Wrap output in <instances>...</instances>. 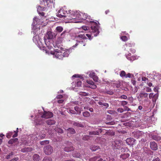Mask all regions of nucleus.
Segmentation results:
<instances>
[{"instance_id": "nucleus-13", "label": "nucleus", "mask_w": 161, "mask_h": 161, "mask_svg": "<svg viewBox=\"0 0 161 161\" xmlns=\"http://www.w3.org/2000/svg\"><path fill=\"white\" fill-rule=\"evenodd\" d=\"M33 148L31 147H25L21 149V151L23 153H26L30 152L32 151Z\"/></svg>"}, {"instance_id": "nucleus-32", "label": "nucleus", "mask_w": 161, "mask_h": 161, "mask_svg": "<svg viewBox=\"0 0 161 161\" xmlns=\"http://www.w3.org/2000/svg\"><path fill=\"white\" fill-rule=\"evenodd\" d=\"M83 116L86 117H88L90 116V114L88 111H86L83 113Z\"/></svg>"}, {"instance_id": "nucleus-28", "label": "nucleus", "mask_w": 161, "mask_h": 161, "mask_svg": "<svg viewBox=\"0 0 161 161\" xmlns=\"http://www.w3.org/2000/svg\"><path fill=\"white\" fill-rule=\"evenodd\" d=\"M73 125L74 126H77V127H84L83 125L79 122H74L73 124Z\"/></svg>"}, {"instance_id": "nucleus-33", "label": "nucleus", "mask_w": 161, "mask_h": 161, "mask_svg": "<svg viewBox=\"0 0 161 161\" xmlns=\"http://www.w3.org/2000/svg\"><path fill=\"white\" fill-rule=\"evenodd\" d=\"M52 158L50 157H46L43 159L42 161H52Z\"/></svg>"}, {"instance_id": "nucleus-8", "label": "nucleus", "mask_w": 161, "mask_h": 161, "mask_svg": "<svg viewBox=\"0 0 161 161\" xmlns=\"http://www.w3.org/2000/svg\"><path fill=\"white\" fill-rule=\"evenodd\" d=\"M52 54L54 55L56 58L60 59H62L63 58V53L60 50L55 51Z\"/></svg>"}, {"instance_id": "nucleus-31", "label": "nucleus", "mask_w": 161, "mask_h": 161, "mask_svg": "<svg viewBox=\"0 0 161 161\" xmlns=\"http://www.w3.org/2000/svg\"><path fill=\"white\" fill-rule=\"evenodd\" d=\"M126 58L130 61H133L136 59V57L135 56H132L129 57L128 56V55H126Z\"/></svg>"}, {"instance_id": "nucleus-18", "label": "nucleus", "mask_w": 161, "mask_h": 161, "mask_svg": "<svg viewBox=\"0 0 161 161\" xmlns=\"http://www.w3.org/2000/svg\"><path fill=\"white\" fill-rule=\"evenodd\" d=\"M32 158L34 161H39L40 159L39 155L36 154H35L33 155Z\"/></svg>"}, {"instance_id": "nucleus-59", "label": "nucleus", "mask_w": 161, "mask_h": 161, "mask_svg": "<svg viewBox=\"0 0 161 161\" xmlns=\"http://www.w3.org/2000/svg\"><path fill=\"white\" fill-rule=\"evenodd\" d=\"M85 36H87L88 37V38H89V39H90V40H91L92 39V38L91 37L92 35L90 34H86Z\"/></svg>"}, {"instance_id": "nucleus-35", "label": "nucleus", "mask_w": 161, "mask_h": 161, "mask_svg": "<svg viewBox=\"0 0 161 161\" xmlns=\"http://www.w3.org/2000/svg\"><path fill=\"white\" fill-rule=\"evenodd\" d=\"M55 130L58 133L62 134L64 132L63 129L60 128H56Z\"/></svg>"}, {"instance_id": "nucleus-44", "label": "nucleus", "mask_w": 161, "mask_h": 161, "mask_svg": "<svg viewBox=\"0 0 161 161\" xmlns=\"http://www.w3.org/2000/svg\"><path fill=\"white\" fill-rule=\"evenodd\" d=\"M34 20V23L35 24V22H36V24L35 25H36L37 23L39 21L40 19H38V18H37V17H35L33 19Z\"/></svg>"}, {"instance_id": "nucleus-27", "label": "nucleus", "mask_w": 161, "mask_h": 161, "mask_svg": "<svg viewBox=\"0 0 161 161\" xmlns=\"http://www.w3.org/2000/svg\"><path fill=\"white\" fill-rule=\"evenodd\" d=\"M126 45L127 47H132L135 46V44L132 42H130L127 43Z\"/></svg>"}, {"instance_id": "nucleus-61", "label": "nucleus", "mask_w": 161, "mask_h": 161, "mask_svg": "<svg viewBox=\"0 0 161 161\" xmlns=\"http://www.w3.org/2000/svg\"><path fill=\"white\" fill-rule=\"evenodd\" d=\"M102 105L106 107V108H108L109 107V104L108 103H103L102 104Z\"/></svg>"}, {"instance_id": "nucleus-49", "label": "nucleus", "mask_w": 161, "mask_h": 161, "mask_svg": "<svg viewBox=\"0 0 161 161\" xmlns=\"http://www.w3.org/2000/svg\"><path fill=\"white\" fill-rule=\"evenodd\" d=\"M36 122V125H41L42 123V121H38L37 120H36L35 121Z\"/></svg>"}, {"instance_id": "nucleus-62", "label": "nucleus", "mask_w": 161, "mask_h": 161, "mask_svg": "<svg viewBox=\"0 0 161 161\" xmlns=\"http://www.w3.org/2000/svg\"><path fill=\"white\" fill-rule=\"evenodd\" d=\"M130 51L133 53H135L136 52V50L134 48H130Z\"/></svg>"}, {"instance_id": "nucleus-38", "label": "nucleus", "mask_w": 161, "mask_h": 161, "mask_svg": "<svg viewBox=\"0 0 161 161\" xmlns=\"http://www.w3.org/2000/svg\"><path fill=\"white\" fill-rule=\"evenodd\" d=\"M99 158V156H95L93 158H90L89 159V161H97V160Z\"/></svg>"}, {"instance_id": "nucleus-52", "label": "nucleus", "mask_w": 161, "mask_h": 161, "mask_svg": "<svg viewBox=\"0 0 161 161\" xmlns=\"http://www.w3.org/2000/svg\"><path fill=\"white\" fill-rule=\"evenodd\" d=\"M97 161H106V160L105 158L103 159L102 158H100L99 157V158L97 160Z\"/></svg>"}, {"instance_id": "nucleus-5", "label": "nucleus", "mask_w": 161, "mask_h": 161, "mask_svg": "<svg viewBox=\"0 0 161 161\" xmlns=\"http://www.w3.org/2000/svg\"><path fill=\"white\" fill-rule=\"evenodd\" d=\"M53 147L49 145L46 146L44 148V152L47 155H51L53 153Z\"/></svg>"}, {"instance_id": "nucleus-11", "label": "nucleus", "mask_w": 161, "mask_h": 161, "mask_svg": "<svg viewBox=\"0 0 161 161\" xmlns=\"http://www.w3.org/2000/svg\"><path fill=\"white\" fill-rule=\"evenodd\" d=\"M135 140L132 138H127L126 140V143L129 145H133L134 144Z\"/></svg>"}, {"instance_id": "nucleus-48", "label": "nucleus", "mask_w": 161, "mask_h": 161, "mask_svg": "<svg viewBox=\"0 0 161 161\" xmlns=\"http://www.w3.org/2000/svg\"><path fill=\"white\" fill-rule=\"evenodd\" d=\"M132 76H133V75L129 73L128 74H127V75H126L125 77L126 78H131V77Z\"/></svg>"}, {"instance_id": "nucleus-4", "label": "nucleus", "mask_w": 161, "mask_h": 161, "mask_svg": "<svg viewBox=\"0 0 161 161\" xmlns=\"http://www.w3.org/2000/svg\"><path fill=\"white\" fill-rule=\"evenodd\" d=\"M122 141L119 140H116L112 142V147L113 149H119L121 147L122 145Z\"/></svg>"}, {"instance_id": "nucleus-12", "label": "nucleus", "mask_w": 161, "mask_h": 161, "mask_svg": "<svg viewBox=\"0 0 161 161\" xmlns=\"http://www.w3.org/2000/svg\"><path fill=\"white\" fill-rule=\"evenodd\" d=\"M70 144V146H66L64 148V150L66 152H69L72 151H73L74 150L75 148L71 145L72 143L71 142L69 143V144Z\"/></svg>"}, {"instance_id": "nucleus-58", "label": "nucleus", "mask_w": 161, "mask_h": 161, "mask_svg": "<svg viewBox=\"0 0 161 161\" xmlns=\"http://www.w3.org/2000/svg\"><path fill=\"white\" fill-rule=\"evenodd\" d=\"M117 111L118 112H119L120 113H122L123 112L124 109H123L122 108H119L118 109Z\"/></svg>"}, {"instance_id": "nucleus-36", "label": "nucleus", "mask_w": 161, "mask_h": 161, "mask_svg": "<svg viewBox=\"0 0 161 161\" xmlns=\"http://www.w3.org/2000/svg\"><path fill=\"white\" fill-rule=\"evenodd\" d=\"M158 96V95H157V94H156L155 95H153V93H151L149 94V97L150 99H151L153 98V97H157Z\"/></svg>"}, {"instance_id": "nucleus-15", "label": "nucleus", "mask_w": 161, "mask_h": 161, "mask_svg": "<svg viewBox=\"0 0 161 161\" xmlns=\"http://www.w3.org/2000/svg\"><path fill=\"white\" fill-rule=\"evenodd\" d=\"M68 32L66 31H64L60 35L59 38L60 39H63L68 36Z\"/></svg>"}, {"instance_id": "nucleus-43", "label": "nucleus", "mask_w": 161, "mask_h": 161, "mask_svg": "<svg viewBox=\"0 0 161 161\" xmlns=\"http://www.w3.org/2000/svg\"><path fill=\"white\" fill-rule=\"evenodd\" d=\"M120 75L122 77H125V75H126L125 72L124 71H123V70L122 71L120 74Z\"/></svg>"}, {"instance_id": "nucleus-14", "label": "nucleus", "mask_w": 161, "mask_h": 161, "mask_svg": "<svg viewBox=\"0 0 161 161\" xmlns=\"http://www.w3.org/2000/svg\"><path fill=\"white\" fill-rule=\"evenodd\" d=\"M72 155L74 157L80 158L82 156L81 154L78 152L75 151L72 153Z\"/></svg>"}, {"instance_id": "nucleus-17", "label": "nucleus", "mask_w": 161, "mask_h": 161, "mask_svg": "<svg viewBox=\"0 0 161 161\" xmlns=\"http://www.w3.org/2000/svg\"><path fill=\"white\" fill-rule=\"evenodd\" d=\"M54 34L51 31H48L47 34V39H50L53 38Z\"/></svg>"}, {"instance_id": "nucleus-60", "label": "nucleus", "mask_w": 161, "mask_h": 161, "mask_svg": "<svg viewBox=\"0 0 161 161\" xmlns=\"http://www.w3.org/2000/svg\"><path fill=\"white\" fill-rule=\"evenodd\" d=\"M107 93L109 95H113L114 94V92L112 91H108L107 92Z\"/></svg>"}, {"instance_id": "nucleus-2", "label": "nucleus", "mask_w": 161, "mask_h": 161, "mask_svg": "<svg viewBox=\"0 0 161 161\" xmlns=\"http://www.w3.org/2000/svg\"><path fill=\"white\" fill-rule=\"evenodd\" d=\"M40 2L41 5L38 7L37 12L40 15L44 16L45 13L42 11H45L47 9V7H44L43 5L44 4L45 6L46 5L48 7H51L53 4V2L51 0H42Z\"/></svg>"}, {"instance_id": "nucleus-9", "label": "nucleus", "mask_w": 161, "mask_h": 161, "mask_svg": "<svg viewBox=\"0 0 161 161\" xmlns=\"http://www.w3.org/2000/svg\"><path fill=\"white\" fill-rule=\"evenodd\" d=\"M87 83L90 85L89 87L93 89H96L97 88V86L94 84V82L92 80H87Z\"/></svg>"}, {"instance_id": "nucleus-50", "label": "nucleus", "mask_w": 161, "mask_h": 161, "mask_svg": "<svg viewBox=\"0 0 161 161\" xmlns=\"http://www.w3.org/2000/svg\"><path fill=\"white\" fill-rule=\"evenodd\" d=\"M93 80L96 82L98 81V77L96 76H94L92 78Z\"/></svg>"}, {"instance_id": "nucleus-54", "label": "nucleus", "mask_w": 161, "mask_h": 161, "mask_svg": "<svg viewBox=\"0 0 161 161\" xmlns=\"http://www.w3.org/2000/svg\"><path fill=\"white\" fill-rule=\"evenodd\" d=\"M89 75L90 77H91L92 78L95 75V74L94 72H92V73H91Z\"/></svg>"}, {"instance_id": "nucleus-56", "label": "nucleus", "mask_w": 161, "mask_h": 161, "mask_svg": "<svg viewBox=\"0 0 161 161\" xmlns=\"http://www.w3.org/2000/svg\"><path fill=\"white\" fill-rule=\"evenodd\" d=\"M75 109L77 112H78L79 111V113H80V112L79 111V108L78 106H75Z\"/></svg>"}, {"instance_id": "nucleus-63", "label": "nucleus", "mask_w": 161, "mask_h": 161, "mask_svg": "<svg viewBox=\"0 0 161 161\" xmlns=\"http://www.w3.org/2000/svg\"><path fill=\"white\" fill-rule=\"evenodd\" d=\"M124 109L125 110H127V111H129L130 110V109L126 106H125L124 107Z\"/></svg>"}, {"instance_id": "nucleus-1", "label": "nucleus", "mask_w": 161, "mask_h": 161, "mask_svg": "<svg viewBox=\"0 0 161 161\" xmlns=\"http://www.w3.org/2000/svg\"><path fill=\"white\" fill-rule=\"evenodd\" d=\"M77 19L85 20L88 19L89 21L87 19V21L92 23L91 26L92 35L93 34L94 36H96L99 34V32L98 29V25L97 22L90 20L89 16L87 15V14L77 12Z\"/></svg>"}, {"instance_id": "nucleus-42", "label": "nucleus", "mask_w": 161, "mask_h": 161, "mask_svg": "<svg viewBox=\"0 0 161 161\" xmlns=\"http://www.w3.org/2000/svg\"><path fill=\"white\" fill-rule=\"evenodd\" d=\"M18 128H17L16 131H14V132L15 134L12 136V137L14 138L18 136Z\"/></svg>"}, {"instance_id": "nucleus-19", "label": "nucleus", "mask_w": 161, "mask_h": 161, "mask_svg": "<svg viewBox=\"0 0 161 161\" xmlns=\"http://www.w3.org/2000/svg\"><path fill=\"white\" fill-rule=\"evenodd\" d=\"M134 137L136 138H139L140 136H141L142 133L141 132L139 131H136L134 132Z\"/></svg>"}, {"instance_id": "nucleus-41", "label": "nucleus", "mask_w": 161, "mask_h": 161, "mask_svg": "<svg viewBox=\"0 0 161 161\" xmlns=\"http://www.w3.org/2000/svg\"><path fill=\"white\" fill-rule=\"evenodd\" d=\"M90 137V136L88 135H84L82 138V139L84 141H86L89 139Z\"/></svg>"}, {"instance_id": "nucleus-64", "label": "nucleus", "mask_w": 161, "mask_h": 161, "mask_svg": "<svg viewBox=\"0 0 161 161\" xmlns=\"http://www.w3.org/2000/svg\"><path fill=\"white\" fill-rule=\"evenodd\" d=\"M153 161H160V159L159 158L157 157L156 158L153 159Z\"/></svg>"}, {"instance_id": "nucleus-20", "label": "nucleus", "mask_w": 161, "mask_h": 161, "mask_svg": "<svg viewBox=\"0 0 161 161\" xmlns=\"http://www.w3.org/2000/svg\"><path fill=\"white\" fill-rule=\"evenodd\" d=\"M152 139L154 140L158 141L161 140V138L160 136L157 135H153L152 137Z\"/></svg>"}, {"instance_id": "nucleus-10", "label": "nucleus", "mask_w": 161, "mask_h": 161, "mask_svg": "<svg viewBox=\"0 0 161 161\" xmlns=\"http://www.w3.org/2000/svg\"><path fill=\"white\" fill-rule=\"evenodd\" d=\"M150 147L151 149L153 150L156 151L158 149L157 145L154 142H150Z\"/></svg>"}, {"instance_id": "nucleus-6", "label": "nucleus", "mask_w": 161, "mask_h": 161, "mask_svg": "<svg viewBox=\"0 0 161 161\" xmlns=\"http://www.w3.org/2000/svg\"><path fill=\"white\" fill-rule=\"evenodd\" d=\"M53 116V113L50 111H44L42 113L41 117L43 118L48 119L52 117Z\"/></svg>"}, {"instance_id": "nucleus-7", "label": "nucleus", "mask_w": 161, "mask_h": 161, "mask_svg": "<svg viewBox=\"0 0 161 161\" xmlns=\"http://www.w3.org/2000/svg\"><path fill=\"white\" fill-rule=\"evenodd\" d=\"M67 13V11L66 10L63 9H61L58 11L57 16L60 18H66Z\"/></svg>"}, {"instance_id": "nucleus-53", "label": "nucleus", "mask_w": 161, "mask_h": 161, "mask_svg": "<svg viewBox=\"0 0 161 161\" xmlns=\"http://www.w3.org/2000/svg\"><path fill=\"white\" fill-rule=\"evenodd\" d=\"M12 132H10L7 135L6 137L8 138H10L11 137V135H12Z\"/></svg>"}, {"instance_id": "nucleus-23", "label": "nucleus", "mask_w": 161, "mask_h": 161, "mask_svg": "<svg viewBox=\"0 0 161 161\" xmlns=\"http://www.w3.org/2000/svg\"><path fill=\"white\" fill-rule=\"evenodd\" d=\"M68 131V134L69 133L72 134H74L75 133V130L72 128H69L67 129Z\"/></svg>"}, {"instance_id": "nucleus-47", "label": "nucleus", "mask_w": 161, "mask_h": 161, "mask_svg": "<svg viewBox=\"0 0 161 161\" xmlns=\"http://www.w3.org/2000/svg\"><path fill=\"white\" fill-rule=\"evenodd\" d=\"M68 53L69 52H67V51L64 52V53H63V58L64 57H67L69 55Z\"/></svg>"}, {"instance_id": "nucleus-34", "label": "nucleus", "mask_w": 161, "mask_h": 161, "mask_svg": "<svg viewBox=\"0 0 161 161\" xmlns=\"http://www.w3.org/2000/svg\"><path fill=\"white\" fill-rule=\"evenodd\" d=\"M49 141L48 140H45L41 141L40 142V144L41 145H45L48 144L49 143Z\"/></svg>"}, {"instance_id": "nucleus-16", "label": "nucleus", "mask_w": 161, "mask_h": 161, "mask_svg": "<svg viewBox=\"0 0 161 161\" xmlns=\"http://www.w3.org/2000/svg\"><path fill=\"white\" fill-rule=\"evenodd\" d=\"M102 130L101 129H100L96 131H90L89 132V135H99V132H101Z\"/></svg>"}, {"instance_id": "nucleus-51", "label": "nucleus", "mask_w": 161, "mask_h": 161, "mask_svg": "<svg viewBox=\"0 0 161 161\" xmlns=\"http://www.w3.org/2000/svg\"><path fill=\"white\" fill-rule=\"evenodd\" d=\"M128 103V102L126 101H122L121 102V105L123 106H124L127 105Z\"/></svg>"}, {"instance_id": "nucleus-21", "label": "nucleus", "mask_w": 161, "mask_h": 161, "mask_svg": "<svg viewBox=\"0 0 161 161\" xmlns=\"http://www.w3.org/2000/svg\"><path fill=\"white\" fill-rule=\"evenodd\" d=\"M46 123L48 125H52L54 124L55 123V121L54 120L50 119L47 120Z\"/></svg>"}, {"instance_id": "nucleus-37", "label": "nucleus", "mask_w": 161, "mask_h": 161, "mask_svg": "<svg viewBox=\"0 0 161 161\" xmlns=\"http://www.w3.org/2000/svg\"><path fill=\"white\" fill-rule=\"evenodd\" d=\"M76 37L80 38L82 39H87L86 36H85V35L84 34L79 35H78Z\"/></svg>"}, {"instance_id": "nucleus-55", "label": "nucleus", "mask_w": 161, "mask_h": 161, "mask_svg": "<svg viewBox=\"0 0 161 161\" xmlns=\"http://www.w3.org/2000/svg\"><path fill=\"white\" fill-rule=\"evenodd\" d=\"M119 98L123 99H126L127 98V97L125 95H123L119 97Z\"/></svg>"}, {"instance_id": "nucleus-29", "label": "nucleus", "mask_w": 161, "mask_h": 161, "mask_svg": "<svg viewBox=\"0 0 161 161\" xmlns=\"http://www.w3.org/2000/svg\"><path fill=\"white\" fill-rule=\"evenodd\" d=\"M63 27L61 26H58L56 28L57 32L58 33L61 32L63 30Z\"/></svg>"}, {"instance_id": "nucleus-26", "label": "nucleus", "mask_w": 161, "mask_h": 161, "mask_svg": "<svg viewBox=\"0 0 161 161\" xmlns=\"http://www.w3.org/2000/svg\"><path fill=\"white\" fill-rule=\"evenodd\" d=\"M99 148V146H92L90 147L91 149L93 151H95Z\"/></svg>"}, {"instance_id": "nucleus-25", "label": "nucleus", "mask_w": 161, "mask_h": 161, "mask_svg": "<svg viewBox=\"0 0 161 161\" xmlns=\"http://www.w3.org/2000/svg\"><path fill=\"white\" fill-rule=\"evenodd\" d=\"M18 140V139L16 138L11 139L8 141V143L9 144H12L16 142Z\"/></svg>"}, {"instance_id": "nucleus-39", "label": "nucleus", "mask_w": 161, "mask_h": 161, "mask_svg": "<svg viewBox=\"0 0 161 161\" xmlns=\"http://www.w3.org/2000/svg\"><path fill=\"white\" fill-rule=\"evenodd\" d=\"M43 131H42L41 133V134L39 135V137L40 139H42L44 138L46 136L45 134L44 133H42V132Z\"/></svg>"}, {"instance_id": "nucleus-40", "label": "nucleus", "mask_w": 161, "mask_h": 161, "mask_svg": "<svg viewBox=\"0 0 161 161\" xmlns=\"http://www.w3.org/2000/svg\"><path fill=\"white\" fill-rule=\"evenodd\" d=\"M81 81L80 80H77V82L76 86H77L78 87H80L81 86Z\"/></svg>"}, {"instance_id": "nucleus-30", "label": "nucleus", "mask_w": 161, "mask_h": 161, "mask_svg": "<svg viewBox=\"0 0 161 161\" xmlns=\"http://www.w3.org/2000/svg\"><path fill=\"white\" fill-rule=\"evenodd\" d=\"M107 112L110 114H114L115 116L117 115V112L114 110H108L107 111Z\"/></svg>"}, {"instance_id": "nucleus-46", "label": "nucleus", "mask_w": 161, "mask_h": 161, "mask_svg": "<svg viewBox=\"0 0 161 161\" xmlns=\"http://www.w3.org/2000/svg\"><path fill=\"white\" fill-rule=\"evenodd\" d=\"M106 160V161H114V159L113 158H110V157H106L105 158Z\"/></svg>"}, {"instance_id": "nucleus-57", "label": "nucleus", "mask_w": 161, "mask_h": 161, "mask_svg": "<svg viewBox=\"0 0 161 161\" xmlns=\"http://www.w3.org/2000/svg\"><path fill=\"white\" fill-rule=\"evenodd\" d=\"M80 95L84 96L88 95V93L85 92H80Z\"/></svg>"}, {"instance_id": "nucleus-45", "label": "nucleus", "mask_w": 161, "mask_h": 161, "mask_svg": "<svg viewBox=\"0 0 161 161\" xmlns=\"http://www.w3.org/2000/svg\"><path fill=\"white\" fill-rule=\"evenodd\" d=\"M121 39L124 41H126L128 40V38L126 36H122L121 37Z\"/></svg>"}, {"instance_id": "nucleus-22", "label": "nucleus", "mask_w": 161, "mask_h": 161, "mask_svg": "<svg viewBox=\"0 0 161 161\" xmlns=\"http://www.w3.org/2000/svg\"><path fill=\"white\" fill-rule=\"evenodd\" d=\"M139 96L142 98H147L148 94L145 92H141Z\"/></svg>"}, {"instance_id": "nucleus-3", "label": "nucleus", "mask_w": 161, "mask_h": 161, "mask_svg": "<svg viewBox=\"0 0 161 161\" xmlns=\"http://www.w3.org/2000/svg\"><path fill=\"white\" fill-rule=\"evenodd\" d=\"M77 12L69 10L67 12V16H66V19L68 20H72V22L75 23L78 22V21H76L77 19Z\"/></svg>"}, {"instance_id": "nucleus-24", "label": "nucleus", "mask_w": 161, "mask_h": 161, "mask_svg": "<svg viewBox=\"0 0 161 161\" xmlns=\"http://www.w3.org/2000/svg\"><path fill=\"white\" fill-rule=\"evenodd\" d=\"M121 82L119 81H115L113 83V86L114 87L115 86L117 88H119L120 86Z\"/></svg>"}]
</instances>
